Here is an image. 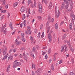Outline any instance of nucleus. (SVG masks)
Instances as JSON below:
<instances>
[{
	"label": "nucleus",
	"mask_w": 75,
	"mask_h": 75,
	"mask_svg": "<svg viewBox=\"0 0 75 75\" xmlns=\"http://www.w3.org/2000/svg\"><path fill=\"white\" fill-rule=\"evenodd\" d=\"M55 13H56L55 17L56 18L58 17L59 16L60 14V11H59V9H57V6L55 7Z\"/></svg>",
	"instance_id": "nucleus-1"
},
{
	"label": "nucleus",
	"mask_w": 75,
	"mask_h": 75,
	"mask_svg": "<svg viewBox=\"0 0 75 75\" xmlns=\"http://www.w3.org/2000/svg\"><path fill=\"white\" fill-rule=\"evenodd\" d=\"M38 6L39 8V10H38L40 13H42V5L40 3H38Z\"/></svg>",
	"instance_id": "nucleus-2"
},
{
	"label": "nucleus",
	"mask_w": 75,
	"mask_h": 75,
	"mask_svg": "<svg viewBox=\"0 0 75 75\" xmlns=\"http://www.w3.org/2000/svg\"><path fill=\"white\" fill-rule=\"evenodd\" d=\"M17 66H18V62H17V60H16L13 63V67L14 68H16Z\"/></svg>",
	"instance_id": "nucleus-3"
},
{
	"label": "nucleus",
	"mask_w": 75,
	"mask_h": 75,
	"mask_svg": "<svg viewBox=\"0 0 75 75\" xmlns=\"http://www.w3.org/2000/svg\"><path fill=\"white\" fill-rule=\"evenodd\" d=\"M25 57L24 58V59L25 60H27V58H28V56H27L25 57V53H24L23 55H22V54H20V57L21 58L22 57Z\"/></svg>",
	"instance_id": "nucleus-4"
},
{
	"label": "nucleus",
	"mask_w": 75,
	"mask_h": 75,
	"mask_svg": "<svg viewBox=\"0 0 75 75\" xmlns=\"http://www.w3.org/2000/svg\"><path fill=\"white\" fill-rule=\"evenodd\" d=\"M48 38L50 42H51L52 41V36H51L50 33L48 35Z\"/></svg>",
	"instance_id": "nucleus-5"
},
{
	"label": "nucleus",
	"mask_w": 75,
	"mask_h": 75,
	"mask_svg": "<svg viewBox=\"0 0 75 75\" xmlns=\"http://www.w3.org/2000/svg\"><path fill=\"white\" fill-rule=\"evenodd\" d=\"M70 17H73L72 21L73 22H74V21H75V16L74 15V14H73L72 13H71Z\"/></svg>",
	"instance_id": "nucleus-6"
},
{
	"label": "nucleus",
	"mask_w": 75,
	"mask_h": 75,
	"mask_svg": "<svg viewBox=\"0 0 75 75\" xmlns=\"http://www.w3.org/2000/svg\"><path fill=\"white\" fill-rule=\"evenodd\" d=\"M3 26V27H2L1 28V30L2 31V32H4V29L5 28V27H6V23L5 24V25H4V24H2V27Z\"/></svg>",
	"instance_id": "nucleus-7"
},
{
	"label": "nucleus",
	"mask_w": 75,
	"mask_h": 75,
	"mask_svg": "<svg viewBox=\"0 0 75 75\" xmlns=\"http://www.w3.org/2000/svg\"><path fill=\"white\" fill-rule=\"evenodd\" d=\"M25 7L24 6H22L21 10L20 11L21 12H24L25 11Z\"/></svg>",
	"instance_id": "nucleus-8"
},
{
	"label": "nucleus",
	"mask_w": 75,
	"mask_h": 75,
	"mask_svg": "<svg viewBox=\"0 0 75 75\" xmlns=\"http://www.w3.org/2000/svg\"><path fill=\"white\" fill-rule=\"evenodd\" d=\"M13 56L12 55H10L8 57V60L10 59L11 61L13 60Z\"/></svg>",
	"instance_id": "nucleus-9"
},
{
	"label": "nucleus",
	"mask_w": 75,
	"mask_h": 75,
	"mask_svg": "<svg viewBox=\"0 0 75 75\" xmlns=\"http://www.w3.org/2000/svg\"><path fill=\"white\" fill-rule=\"evenodd\" d=\"M15 43L17 45H19L21 44V42L20 41H18L17 40V41L15 42Z\"/></svg>",
	"instance_id": "nucleus-10"
},
{
	"label": "nucleus",
	"mask_w": 75,
	"mask_h": 75,
	"mask_svg": "<svg viewBox=\"0 0 75 75\" xmlns=\"http://www.w3.org/2000/svg\"><path fill=\"white\" fill-rule=\"evenodd\" d=\"M1 1H2V5H3V6H4V5H6L5 4V3H6V0H1Z\"/></svg>",
	"instance_id": "nucleus-11"
},
{
	"label": "nucleus",
	"mask_w": 75,
	"mask_h": 75,
	"mask_svg": "<svg viewBox=\"0 0 75 75\" xmlns=\"http://www.w3.org/2000/svg\"><path fill=\"white\" fill-rule=\"evenodd\" d=\"M67 42L68 45H69V48H71V43H70L69 41H67Z\"/></svg>",
	"instance_id": "nucleus-12"
},
{
	"label": "nucleus",
	"mask_w": 75,
	"mask_h": 75,
	"mask_svg": "<svg viewBox=\"0 0 75 75\" xmlns=\"http://www.w3.org/2000/svg\"><path fill=\"white\" fill-rule=\"evenodd\" d=\"M64 6H65V4H64V3H62V6L61 8V10H62V9L64 8Z\"/></svg>",
	"instance_id": "nucleus-13"
},
{
	"label": "nucleus",
	"mask_w": 75,
	"mask_h": 75,
	"mask_svg": "<svg viewBox=\"0 0 75 75\" xmlns=\"http://www.w3.org/2000/svg\"><path fill=\"white\" fill-rule=\"evenodd\" d=\"M69 29L70 30H71L72 29V23H70V24L69 25Z\"/></svg>",
	"instance_id": "nucleus-14"
},
{
	"label": "nucleus",
	"mask_w": 75,
	"mask_h": 75,
	"mask_svg": "<svg viewBox=\"0 0 75 75\" xmlns=\"http://www.w3.org/2000/svg\"><path fill=\"white\" fill-rule=\"evenodd\" d=\"M66 47V45H64V46H63L62 47V49L61 50V52H62L63 51H64V47Z\"/></svg>",
	"instance_id": "nucleus-15"
},
{
	"label": "nucleus",
	"mask_w": 75,
	"mask_h": 75,
	"mask_svg": "<svg viewBox=\"0 0 75 75\" xmlns=\"http://www.w3.org/2000/svg\"><path fill=\"white\" fill-rule=\"evenodd\" d=\"M52 3H50L49 6H48L49 9H51V8L52 7Z\"/></svg>",
	"instance_id": "nucleus-16"
},
{
	"label": "nucleus",
	"mask_w": 75,
	"mask_h": 75,
	"mask_svg": "<svg viewBox=\"0 0 75 75\" xmlns=\"http://www.w3.org/2000/svg\"><path fill=\"white\" fill-rule=\"evenodd\" d=\"M48 20V21H49V23H51V21H52V22H53V21H54V18H52V19H49Z\"/></svg>",
	"instance_id": "nucleus-17"
},
{
	"label": "nucleus",
	"mask_w": 75,
	"mask_h": 75,
	"mask_svg": "<svg viewBox=\"0 0 75 75\" xmlns=\"http://www.w3.org/2000/svg\"><path fill=\"white\" fill-rule=\"evenodd\" d=\"M48 54H50L51 52V49H49L47 52Z\"/></svg>",
	"instance_id": "nucleus-18"
},
{
	"label": "nucleus",
	"mask_w": 75,
	"mask_h": 75,
	"mask_svg": "<svg viewBox=\"0 0 75 75\" xmlns=\"http://www.w3.org/2000/svg\"><path fill=\"white\" fill-rule=\"evenodd\" d=\"M58 24L56 23L55 25V28L56 30H57V29H58Z\"/></svg>",
	"instance_id": "nucleus-19"
},
{
	"label": "nucleus",
	"mask_w": 75,
	"mask_h": 75,
	"mask_svg": "<svg viewBox=\"0 0 75 75\" xmlns=\"http://www.w3.org/2000/svg\"><path fill=\"white\" fill-rule=\"evenodd\" d=\"M71 3L72 1L71 2V4L70 6V8L72 9V8H73V5H72V4H71Z\"/></svg>",
	"instance_id": "nucleus-20"
},
{
	"label": "nucleus",
	"mask_w": 75,
	"mask_h": 75,
	"mask_svg": "<svg viewBox=\"0 0 75 75\" xmlns=\"http://www.w3.org/2000/svg\"><path fill=\"white\" fill-rule=\"evenodd\" d=\"M32 69H33V68L34 69L35 67V64H33V63H32Z\"/></svg>",
	"instance_id": "nucleus-21"
},
{
	"label": "nucleus",
	"mask_w": 75,
	"mask_h": 75,
	"mask_svg": "<svg viewBox=\"0 0 75 75\" xmlns=\"http://www.w3.org/2000/svg\"><path fill=\"white\" fill-rule=\"evenodd\" d=\"M7 11H6V10H1V13H7Z\"/></svg>",
	"instance_id": "nucleus-22"
},
{
	"label": "nucleus",
	"mask_w": 75,
	"mask_h": 75,
	"mask_svg": "<svg viewBox=\"0 0 75 75\" xmlns=\"http://www.w3.org/2000/svg\"><path fill=\"white\" fill-rule=\"evenodd\" d=\"M52 65V66L51 67V69L52 70V71H54V67L53 65Z\"/></svg>",
	"instance_id": "nucleus-23"
},
{
	"label": "nucleus",
	"mask_w": 75,
	"mask_h": 75,
	"mask_svg": "<svg viewBox=\"0 0 75 75\" xmlns=\"http://www.w3.org/2000/svg\"><path fill=\"white\" fill-rule=\"evenodd\" d=\"M7 58V56L6 55L5 56L3 59H2V60H4V59H6Z\"/></svg>",
	"instance_id": "nucleus-24"
},
{
	"label": "nucleus",
	"mask_w": 75,
	"mask_h": 75,
	"mask_svg": "<svg viewBox=\"0 0 75 75\" xmlns=\"http://www.w3.org/2000/svg\"><path fill=\"white\" fill-rule=\"evenodd\" d=\"M44 3L46 4V5H47V4H48V1L47 0H45Z\"/></svg>",
	"instance_id": "nucleus-25"
},
{
	"label": "nucleus",
	"mask_w": 75,
	"mask_h": 75,
	"mask_svg": "<svg viewBox=\"0 0 75 75\" xmlns=\"http://www.w3.org/2000/svg\"><path fill=\"white\" fill-rule=\"evenodd\" d=\"M68 7H69V5H67V4H66L65 7V8L67 9V8H68Z\"/></svg>",
	"instance_id": "nucleus-26"
},
{
	"label": "nucleus",
	"mask_w": 75,
	"mask_h": 75,
	"mask_svg": "<svg viewBox=\"0 0 75 75\" xmlns=\"http://www.w3.org/2000/svg\"><path fill=\"white\" fill-rule=\"evenodd\" d=\"M4 55H6V53H7V52L6 51H4L3 52Z\"/></svg>",
	"instance_id": "nucleus-27"
},
{
	"label": "nucleus",
	"mask_w": 75,
	"mask_h": 75,
	"mask_svg": "<svg viewBox=\"0 0 75 75\" xmlns=\"http://www.w3.org/2000/svg\"><path fill=\"white\" fill-rule=\"evenodd\" d=\"M68 51V48H67V47H66L65 49L64 52H67Z\"/></svg>",
	"instance_id": "nucleus-28"
},
{
	"label": "nucleus",
	"mask_w": 75,
	"mask_h": 75,
	"mask_svg": "<svg viewBox=\"0 0 75 75\" xmlns=\"http://www.w3.org/2000/svg\"><path fill=\"white\" fill-rule=\"evenodd\" d=\"M44 37V32H43L41 36V38H43Z\"/></svg>",
	"instance_id": "nucleus-29"
},
{
	"label": "nucleus",
	"mask_w": 75,
	"mask_h": 75,
	"mask_svg": "<svg viewBox=\"0 0 75 75\" xmlns=\"http://www.w3.org/2000/svg\"><path fill=\"white\" fill-rule=\"evenodd\" d=\"M70 75H75V74L72 72H70Z\"/></svg>",
	"instance_id": "nucleus-30"
},
{
	"label": "nucleus",
	"mask_w": 75,
	"mask_h": 75,
	"mask_svg": "<svg viewBox=\"0 0 75 75\" xmlns=\"http://www.w3.org/2000/svg\"><path fill=\"white\" fill-rule=\"evenodd\" d=\"M17 3H14V4H13V6H14V7H16V6H17Z\"/></svg>",
	"instance_id": "nucleus-31"
},
{
	"label": "nucleus",
	"mask_w": 75,
	"mask_h": 75,
	"mask_svg": "<svg viewBox=\"0 0 75 75\" xmlns=\"http://www.w3.org/2000/svg\"><path fill=\"white\" fill-rule=\"evenodd\" d=\"M28 5H29V4H30V3H31V0H28Z\"/></svg>",
	"instance_id": "nucleus-32"
},
{
	"label": "nucleus",
	"mask_w": 75,
	"mask_h": 75,
	"mask_svg": "<svg viewBox=\"0 0 75 75\" xmlns=\"http://www.w3.org/2000/svg\"><path fill=\"white\" fill-rule=\"evenodd\" d=\"M21 35L22 38H24V33H22L21 34Z\"/></svg>",
	"instance_id": "nucleus-33"
},
{
	"label": "nucleus",
	"mask_w": 75,
	"mask_h": 75,
	"mask_svg": "<svg viewBox=\"0 0 75 75\" xmlns=\"http://www.w3.org/2000/svg\"><path fill=\"white\" fill-rule=\"evenodd\" d=\"M20 50H21V51H23V50H24V47H23L21 48Z\"/></svg>",
	"instance_id": "nucleus-34"
},
{
	"label": "nucleus",
	"mask_w": 75,
	"mask_h": 75,
	"mask_svg": "<svg viewBox=\"0 0 75 75\" xmlns=\"http://www.w3.org/2000/svg\"><path fill=\"white\" fill-rule=\"evenodd\" d=\"M4 15L1 18V20H2V19H3V18H4Z\"/></svg>",
	"instance_id": "nucleus-35"
},
{
	"label": "nucleus",
	"mask_w": 75,
	"mask_h": 75,
	"mask_svg": "<svg viewBox=\"0 0 75 75\" xmlns=\"http://www.w3.org/2000/svg\"><path fill=\"white\" fill-rule=\"evenodd\" d=\"M7 29H6V28L5 29V30H4V33H6V32H7Z\"/></svg>",
	"instance_id": "nucleus-36"
},
{
	"label": "nucleus",
	"mask_w": 75,
	"mask_h": 75,
	"mask_svg": "<svg viewBox=\"0 0 75 75\" xmlns=\"http://www.w3.org/2000/svg\"><path fill=\"white\" fill-rule=\"evenodd\" d=\"M22 40L23 41V42H25V39L24 38H22Z\"/></svg>",
	"instance_id": "nucleus-37"
},
{
	"label": "nucleus",
	"mask_w": 75,
	"mask_h": 75,
	"mask_svg": "<svg viewBox=\"0 0 75 75\" xmlns=\"http://www.w3.org/2000/svg\"><path fill=\"white\" fill-rule=\"evenodd\" d=\"M8 18H9V17H10V13H9V12L8 13Z\"/></svg>",
	"instance_id": "nucleus-38"
},
{
	"label": "nucleus",
	"mask_w": 75,
	"mask_h": 75,
	"mask_svg": "<svg viewBox=\"0 0 75 75\" xmlns=\"http://www.w3.org/2000/svg\"><path fill=\"white\" fill-rule=\"evenodd\" d=\"M70 50H71V51L72 52H74V49H73L72 48H71L70 49Z\"/></svg>",
	"instance_id": "nucleus-39"
},
{
	"label": "nucleus",
	"mask_w": 75,
	"mask_h": 75,
	"mask_svg": "<svg viewBox=\"0 0 75 75\" xmlns=\"http://www.w3.org/2000/svg\"><path fill=\"white\" fill-rule=\"evenodd\" d=\"M48 18V20H50L51 19V16H49Z\"/></svg>",
	"instance_id": "nucleus-40"
},
{
	"label": "nucleus",
	"mask_w": 75,
	"mask_h": 75,
	"mask_svg": "<svg viewBox=\"0 0 75 75\" xmlns=\"http://www.w3.org/2000/svg\"><path fill=\"white\" fill-rule=\"evenodd\" d=\"M62 62V60H60L59 62V64H61Z\"/></svg>",
	"instance_id": "nucleus-41"
},
{
	"label": "nucleus",
	"mask_w": 75,
	"mask_h": 75,
	"mask_svg": "<svg viewBox=\"0 0 75 75\" xmlns=\"http://www.w3.org/2000/svg\"><path fill=\"white\" fill-rule=\"evenodd\" d=\"M40 72V70L38 69L37 71H35V73H38Z\"/></svg>",
	"instance_id": "nucleus-42"
},
{
	"label": "nucleus",
	"mask_w": 75,
	"mask_h": 75,
	"mask_svg": "<svg viewBox=\"0 0 75 75\" xmlns=\"http://www.w3.org/2000/svg\"><path fill=\"white\" fill-rule=\"evenodd\" d=\"M71 61L72 62V63L74 64V58H71Z\"/></svg>",
	"instance_id": "nucleus-43"
},
{
	"label": "nucleus",
	"mask_w": 75,
	"mask_h": 75,
	"mask_svg": "<svg viewBox=\"0 0 75 75\" xmlns=\"http://www.w3.org/2000/svg\"><path fill=\"white\" fill-rule=\"evenodd\" d=\"M25 21H26L25 20H24L23 24H26V23H25Z\"/></svg>",
	"instance_id": "nucleus-44"
},
{
	"label": "nucleus",
	"mask_w": 75,
	"mask_h": 75,
	"mask_svg": "<svg viewBox=\"0 0 75 75\" xmlns=\"http://www.w3.org/2000/svg\"><path fill=\"white\" fill-rule=\"evenodd\" d=\"M27 28H28V30H30L31 29V28H30V26H28L27 27Z\"/></svg>",
	"instance_id": "nucleus-45"
},
{
	"label": "nucleus",
	"mask_w": 75,
	"mask_h": 75,
	"mask_svg": "<svg viewBox=\"0 0 75 75\" xmlns=\"http://www.w3.org/2000/svg\"><path fill=\"white\" fill-rule=\"evenodd\" d=\"M33 51H35V48L33 47Z\"/></svg>",
	"instance_id": "nucleus-46"
},
{
	"label": "nucleus",
	"mask_w": 75,
	"mask_h": 75,
	"mask_svg": "<svg viewBox=\"0 0 75 75\" xmlns=\"http://www.w3.org/2000/svg\"><path fill=\"white\" fill-rule=\"evenodd\" d=\"M43 26V25H40V30H42V26Z\"/></svg>",
	"instance_id": "nucleus-47"
},
{
	"label": "nucleus",
	"mask_w": 75,
	"mask_h": 75,
	"mask_svg": "<svg viewBox=\"0 0 75 75\" xmlns=\"http://www.w3.org/2000/svg\"><path fill=\"white\" fill-rule=\"evenodd\" d=\"M63 1H64V2L66 3H68V1L67 0H63Z\"/></svg>",
	"instance_id": "nucleus-48"
},
{
	"label": "nucleus",
	"mask_w": 75,
	"mask_h": 75,
	"mask_svg": "<svg viewBox=\"0 0 75 75\" xmlns=\"http://www.w3.org/2000/svg\"><path fill=\"white\" fill-rule=\"evenodd\" d=\"M18 66H19V65H21V64L20 62H18Z\"/></svg>",
	"instance_id": "nucleus-49"
},
{
	"label": "nucleus",
	"mask_w": 75,
	"mask_h": 75,
	"mask_svg": "<svg viewBox=\"0 0 75 75\" xmlns=\"http://www.w3.org/2000/svg\"><path fill=\"white\" fill-rule=\"evenodd\" d=\"M30 3V5L31 6V7H33V3L32 2H31Z\"/></svg>",
	"instance_id": "nucleus-50"
},
{
	"label": "nucleus",
	"mask_w": 75,
	"mask_h": 75,
	"mask_svg": "<svg viewBox=\"0 0 75 75\" xmlns=\"http://www.w3.org/2000/svg\"><path fill=\"white\" fill-rule=\"evenodd\" d=\"M8 4H7L5 6V7H6V8L7 9L8 8Z\"/></svg>",
	"instance_id": "nucleus-51"
},
{
	"label": "nucleus",
	"mask_w": 75,
	"mask_h": 75,
	"mask_svg": "<svg viewBox=\"0 0 75 75\" xmlns=\"http://www.w3.org/2000/svg\"><path fill=\"white\" fill-rule=\"evenodd\" d=\"M13 49H10V50L9 51V53L11 52L12 51H13Z\"/></svg>",
	"instance_id": "nucleus-52"
},
{
	"label": "nucleus",
	"mask_w": 75,
	"mask_h": 75,
	"mask_svg": "<svg viewBox=\"0 0 75 75\" xmlns=\"http://www.w3.org/2000/svg\"><path fill=\"white\" fill-rule=\"evenodd\" d=\"M38 37L39 38L40 37V33H39V34H38Z\"/></svg>",
	"instance_id": "nucleus-53"
},
{
	"label": "nucleus",
	"mask_w": 75,
	"mask_h": 75,
	"mask_svg": "<svg viewBox=\"0 0 75 75\" xmlns=\"http://www.w3.org/2000/svg\"><path fill=\"white\" fill-rule=\"evenodd\" d=\"M33 7H36V3H35L34 4Z\"/></svg>",
	"instance_id": "nucleus-54"
},
{
	"label": "nucleus",
	"mask_w": 75,
	"mask_h": 75,
	"mask_svg": "<svg viewBox=\"0 0 75 75\" xmlns=\"http://www.w3.org/2000/svg\"><path fill=\"white\" fill-rule=\"evenodd\" d=\"M37 17L38 18V19H41V16H38Z\"/></svg>",
	"instance_id": "nucleus-55"
},
{
	"label": "nucleus",
	"mask_w": 75,
	"mask_h": 75,
	"mask_svg": "<svg viewBox=\"0 0 75 75\" xmlns=\"http://www.w3.org/2000/svg\"><path fill=\"white\" fill-rule=\"evenodd\" d=\"M45 59H47V58H48V56H47V55H46L45 56Z\"/></svg>",
	"instance_id": "nucleus-56"
},
{
	"label": "nucleus",
	"mask_w": 75,
	"mask_h": 75,
	"mask_svg": "<svg viewBox=\"0 0 75 75\" xmlns=\"http://www.w3.org/2000/svg\"><path fill=\"white\" fill-rule=\"evenodd\" d=\"M28 13L29 14H31V13H30V8H29L28 9Z\"/></svg>",
	"instance_id": "nucleus-57"
},
{
	"label": "nucleus",
	"mask_w": 75,
	"mask_h": 75,
	"mask_svg": "<svg viewBox=\"0 0 75 75\" xmlns=\"http://www.w3.org/2000/svg\"><path fill=\"white\" fill-rule=\"evenodd\" d=\"M23 23H22L20 24V27H21V28H22L23 27Z\"/></svg>",
	"instance_id": "nucleus-58"
},
{
	"label": "nucleus",
	"mask_w": 75,
	"mask_h": 75,
	"mask_svg": "<svg viewBox=\"0 0 75 75\" xmlns=\"http://www.w3.org/2000/svg\"><path fill=\"white\" fill-rule=\"evenodd\" d=\"M12 23H11L9 24L10 27H11L12 25Z\"/></svg>",
	"instance_id": "nucleus-59"
},
{
	"label": "nucleus",
	"mask_w": 75,
	"mask_h": 75,
	"mask_svg": "<svg viewBox=\"0 0 75 75\" xmlns=\"http://www.w3.org/2000/svg\"><path fill=\"white\" fill-rule=\"evenodd\" d=\"M17 39H18V40L20 39V36H18L17 37Z\"/></svg>",
	"instance_id": "nucleus-60"
},
{
	"label": "nucleus",
	"mask_w": 75,
	"mask_h": 75,
	"mask_svg": "<svg viewBox=\"0 0 75 75\" xmlns=\"http://www.w3.org/2000/svg\"><path fill=\"white\" fill-rule=\"evenodd\" d=\"M47 30H48L49 31H50V27H49L47 28Z\"/></svg>",
	"instance_id": "nucleus-61"
},
{
	"label": "nucleus",
	"mask_w": 75,
	"mask_h": 75,
	"mask_svg": "<svg viewBox=\"0 0 75 75\" xmlns=\"http://www.w3.org/2000/svg\"><path fill=\"white\" fill-rule=\"evenodd\" d=\"M64 24V22L62 21L60 25H62Z\"/></svg>",
	"instance_id": "nucleus-62"
},
{
	"label": "nucleus",
	"mask_w": 75,
	"mask_h": 75,
	"mask_svg": "<svg viewBox=\"0 0 75 75\" xmlns=\"http://www.w3.org/2000/svg\"><path fill=\"white\" fill-rule=\"evenodd\" d=\"M34 71H33L32 72V75H34Z\"/></svg>",
	"instance_id": "nucleus-63"
},
{
	"label": "nucleus",
	"mask_w": 75,
	"mask_h": 75,
	"mask_svg": "<svg viewBox=\"0 0 75 75\" xmlns=\"http://www.w3.org/2000/svg\"><path fill=\"white\" fill-rule=\"evenodd\" d=\"M36 48L38 49H39V46H36Z\"/></svg>",
	"instance_id": "nucleus-64"
}]
</instances>
